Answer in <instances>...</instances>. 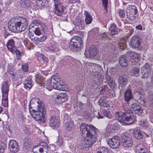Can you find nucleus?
<instances>
[{
  "mask_svg": "<svg viewBox=\"0 0 153 153\" xmlns=\"http://www.w3.org/2000/svg\"><path fill=\"white\" fill-rule=\"evenodd\" d=\"M74 23L77 29L82 30L84 27V22L80 18L76 19Z\"/></svg>",
  "mask_w": 153,
  "mask_h": 153,
  "instance_id": "obj_19",
  "label": "nucleus"
},
{
  "mask_svg": "<svg viewBox=\"0 0 153 153\" xmlns=\"http://www.w3.org/2000/svg\"><path fill=\"white\" fill-rule=\"evenodd\" d=\"M61 94H59L57 95L56 99L59 103H61L65 102L66 100V98H64V97H62Z\"/></svg>",
  "mask_w": 153,
  "mask_h": 153,
  "instance_id": "obj_44",
  "label": "nucleus"
},
{
  "mask_svg": "<svg viewBox=\"0 0 153 153\" xmlns=\"http://www.w3.org/2000/svg\"><path fill=\"white\" fill-rule=\"evenodd\" d=\"M118 46L120 49H123L126 47V43L124 42H122L118 44Z\"/></svg>",
  "mask_w": 153,
  "mask_h": 153,
  "instance_id": "obj_52",
  "label": "nucleus"
},
{
  "mask_svg": "<svg viewBox=\"0 0 153 153\" xmlns=\"http://www.w3.org/2000/svg\"><path fill=\"white\" fill-rule=\"evenodd\" d=\"M42 26L45 27V25L39 20L35 19L33 20L30 26V27H34L35 28L37 27Z\"/></svg>",
  "mask_w": 153,
  "mask_h": 153,
  "instance_id": "obj_24",
  "label": "nucleus"
},
{
  "mask_svg": "<svg viewBox=\"0 0 153 153\" xmlns=\"http://www.w3.org/2000/svg\"><path fill=\"white\" fill-rule=\"evenodd\" d=\"M151 68L150 64L146 63L142 67L141 69L142 77L143 79L147 78L150 74L151 71Z\"/></svg>",
  "mask_w": 153,
  "mask_h": 153,
  "instance_id": "obj_13",
  "label": "nucleus"
},
{
  "mask_svg": "<svg viewBox=\"0 0 153 153\" xmlns=\"http://www.w3.org/2000/svg\"><path fill=\"white\" fill-rule=\"evenodd\" d=\"M148 94L149 103L153 105V92L150 91Z\"/></svg>",
  "mask_w": 153,
  "mask_h": 153,
  "instance_id": "obj_48",
  "label": "nucleus"
},
{
  "mask_svg": "<svg viewBox=\"0 0 153 153\" xmlns=\"http://www.w3.org/2000/svg\"><path fill=\"white\" fill-rule=\"evenodd\" d=\"M45 50L49 52L55 53L59 50V48L56 45H51L50 46L46 48Z\"/></svg>",
  "mask_w": 153,
  "mask_h": 153,
  "instance_id": "obj_26",
  "label": "nucleus"
},
{
  "mask_svg": "<svg viewBox=\"0 0 153 153\" xmlns=\"http://www.w3.org/2000/svg\"><path fill=\"white\" fill-rule=\"evenodd\" d=\"M8 23V27L12 32L19 33L24 31L27 26V22L26 18L22 17H14Z\"/></svg>",
  "mask_w": 153,
  "mask_h": 153,
  "instance_id": "obj_3",
  "label": "nucleus"
},
{
  "mask_svg": "<svg viewBox=\"0 0 153 153\" xmlns=\"http://www.w3.org/2000/svg\"><path fill=\"white\" fill-rule=\"evenodd\" d=\"M24 44L26 46V47H27V48H28V49H30L31 48L30 47H29V45H30V46L32 45V44L30 43V42H27L26 41H25L24 42Z\"/></svg>",
  "mask_w": 153,
  "mask_h": 153,
  "instance_id": "obj_62",
  "label": "nucleus"
},
{
  "mask_svg": "<svg viewBox=\"0 0 153 153\" xmlns=\"http://www.w3.org/2000/svg\"><path fill=\"white\" fill-rule=\"evenodd\" d=\"M102 112L103 114L105 116L109 118H112V116L109 110H102Z\"/></svg>",
  "mask_w": 153,
  "mask_h": 153,
  "instance_id": "obj_46",
  "label": "nucleus"
},
{
  "mask_svg": "<svg viewBox=\"0 0 153 153\" xmlns=\"http://www.w3.org/2000/svg\"><path fill=\"white\" fill-rule=\"evenodd\" d=\"M6 46L8 50L13 53H14V51L16 50L15 42L12 39H9L8 41Z\"/></svg>",
  "mask_w": 153,
  "mask_h": 153,
  "instance_id": "obj_18",
  "label": "nucleus"
},
{
  "mask_svg": "<svg viewBox=\"0 0 153 153\" xmlns=\"http://www.w3.org/2000/svg\"><path fill=\"white\" fill-rule=\"evenodd\" d=\"M119 16L121 18H123L125 17V11L122 10H119L118 12Z\"/></svg>",
  "mask_w": 153,
  "mask_h": 153,
  "instance_id": "obj_51",
  "label": "nucleus"
},
{
  "mask_svg": "<svg viewBox=\"0 0 153 153\" xmlns=\"http://www.w3.org/2000/svg\"><path fill=\"white\" fill-rule=\"evenodd\" d=\"M9 90L8 82L5 81L3 82L2 86V95H8Z\"/></svg>",
  "mask_w": 153,
  "mask_h": 153,
  "instance_id": "obj_22",
  "label": "nucleus"
},
{
  "mask_svg": "<svg viewBox=\"0 0 153 153\" xmlns=\"http://www.w3.org/2000/svg\"><path fill=\"white\" fill-rule=\"evenodd\" d=\"M24 87L26 89H30L32 87L33 85L31 80L30 79H25L24 82Z\"/></svg>",
  "mask_w": 153,
  "mask_h": 153,
  "instance_id": "obj_34",
  "label": "nucleus"
},
{
  "mask_svg": "<svg viewBox=\"0 0 153 153\" xmlns=\"http://www.w3.org/2000/svg\"><path fill=\"white\" fill-rule=\"evenodd\" d=\"M117 127L114 124L109 123L107 127L106 131L108 135L115 132L117 129Z\"/></svg>",
  "mask_w": 153,
  "mask_h": 153,
  "instance_id": "obj_23",
  "label": "nucleus"
},
{
  "mask_svg": "<svg viewBox=\"0 0 153 153\" xmlns=\"http://www.w3.org/2000/svg\"><path fill=\"white\" fill-rule=\"evenodd\" d=\"M29 106L30 113L34 120L44 122L46 110L44 103L37 98H33L30 101Z\"/></svg>",
  "mask_w": 153,
  "mask_h": 153,
  "instance_id": "obj_1",
  "label": "nucleus"
},
{
  "mask_svg": "<svg viewBox=\"0 0 153 153\" xmlns=\"http://www.w3.org/2000/svg\"><path fill=\"white\" fill-rule=\"evenodd\" d=\"M92 67L94 77L92 84L93 86L96 88L102 83L104 77V72L102 68L98 65H94Z\"/></svg>",
  "mask_w": 153,
  "mask_h": 153,
  "instance_id": "obj_4",
  "label": "nucleus"
},
{
  "mask_svg": "<svg viewBox=\"0 0 153 153\" xmlns=\"http://www.w3.org/2000/svg\"><path fill=\"white\" fill-rule=\"evenodd\" d=\"M59 121L58 117H51L50 119L49 124L51 127L53 129L59 126Z\"/></svg>",
  "mask_w": 153,
  "mask_h": 153,
  "instance_id": "obj_17",
  "label": "nucleus"
},
{
  "mask_svg": "<svg viewBox=\"0 0 153 153\" xmlns=\"http://www.w3.org/2000/svg\"><path fill=\"white\" fill-rule=\"evenodd\" d=\"M140 72V69L137 67H134L132 68V73L136 76H138Z\"/></svg>",
  "mask_w": 153,
  "mask_h": 153,
  "instance_id": "obj_47",
  "label": "nucleus"
},
{
  "mask_svg": "<svg viewBox=\"0 0 153 153\" xmlns=\"http://www.w3.org/2000/svg\"><path fill=\"white\" fill-rule=\"evenodd\" d=\"M2 102L4 107L8 106V95H2Z\"/></svg>",
  "mask_w": 153,
  "mask_h": 153,
  "instance_id": "obj_38",
  "label": "nucleus"
},
{
  "mask_svg": "<svg viewBox=\"0 0 153 153\" xmlns=\"http://www.w3.org/2000/svg\"><path fill=\"white\" fill-rule=\"evenodd\" d=\"M131 46L135 48L140 50L142 49L141 46V42L139 38L136 36L133 37L131 39Z\"/></svg>",
  "mask_w": 153,
  "mask_h": 153,
  "instance_id": "obj_15",
  "label": "nucleus"
},
{
  "mask_svg": "<svg viewBox=\"0 0 153 153\" xmlns=\"http://www.w3.org/2000/svg\"><path fill=\"white\" fill-rule=\"evenodd\" d=\"M105 77L107 81V82L108 81L112 79H111V77L107 73H106L105 74Z\"/></svg>",
  "mask_w": 153,
  "mask_h": 153,
  "instance_id": "obj_63",
  "label": "nucleus"
},
{
  "mask_svg": "<svg viewBox=\"0 0 153 153\" xmlns=\"http://www.w3.org/2000/svg\"><path fill=\"white\" fill-rule=\"evenodd\" d=\"M20 3L21 6L24 8H27L30 5L29 1H21Z\"/></svg>",
  "mask_w": 153,
  "mask_h": 153,
  "instance_id": "obj_40",
  "label": "nucleus"
},
{
  "mask_svg": "<svg viewBox=\"0 0 153 153\" xmlns=\"http://www.w3.org/2000/svg\"><path fill=\"white\" fill-rule=\"evenodd\" d=\"M6 148V145L5 144L2 145H0V153H3L5 149Z\"/></svg>",
  "mask_w": 153,
  "mask_h": 153,
  "instance_id": "obj_58",
  "label": "nucleus"
},
{
  "mask_svg": "<svg viewBox=\"0 0 153 153\" xmlns=\"http://www.w3.org/2000/svg\"><path fill=\"white\" fill-rule=\"evenodd\" d=\"M7 71L11 77H13L14 79L17 78V71L12 64H9L8 65Z\"/></svg>",
  "mask_w": 153,
  "mask_h": 153,
  "instance_id": "obj_14",
  "label": "nucleus"
},
{
  "mask_svg": "<svg viewBox=\"0 0 153 153\" xmlns=\"http://www.w3.org/2000/svg\"><path fill=\"white\" fill-rule=\"evenodd\" d=\"M65 127L68 131H71L73 128V123L71 120H68L65 122Z\"/></svg>",
  "mask_w": 153,
  "mask_h": 153,
  "instance_id": "obj_31",
  "label": "nucleus"
},
{
  "mask_svg": "<svg viewBox=\"0 0 153 153\" xmlns=\"http://www.w3.org/2000/svg\"><path fill=\"white\" fill-rule=\"evenodd\" d=\"M97 48L93 45L91 46L88 51V55L91 58L94 57L97 54Z\"/></svg>",
  "mask_w": 153,
  "mask_h": 153,
  "instance_id": "obj_25",
  "label": "nucleus"
},
{
  "mask_svg": "<svg viewBox=\"0 0 153 153\" xmlns=\"http://www.w3.org/2000/svg\"><path fill=\"white\" fill-rule=\"evenodd\" d=\"M50 85L49 84H46L44 83V86H46V88L49 91L52 90V88L58 90L62 91L63 90L62 85L61 84L59 79H55L54 78H52L50 82Z\"/></svg>",
  "mask_w": 153,
  "mask_h": 153,
  "instance_id": "obj_5",
  "label": "nucleus"
},
{
  "mask_svg": "<svg viewBox=\"0 0 153 153\" xmlns=\"http://www.w3.org/2000/svg\"><path fill=\"white\" fill-rule=\"evenodd\" d=\"M44 80L43 78L39 75H36L35 76L36 81L39 84H40Z\"/></svg>",
  "mask_w": 153,
  "mask_h": 153,
  "instance_id": "obj_43",
  "label": "nucleus"
},
{
  "mask_svg": "<svg viewBox=\"0 0 153 153\" xmlns=\"http://www.w3.org/2000/svg\"><path fill=\"white\" fill-rule=\"evenodd\" d=\"M83 141L87 147H91L97 140V129L92 125L81 124L80 127Z\"/></svg>",
  "mask_w": 153,
  "mask_h": 153,
  "instance_id": "obj_2",
  "label": "nucleus"
},
{
  "mask_svg": "<svg viewBox=\"0 0 153 153\" xmlns=\"http://www.w3.org/2000/svg\"><path fill=\"white\" fill-rule=\"evenodd\" d=\"M22 68L25 72H27L28 71V67L26 64H24L22 65Z\"/></svg>",
  "mask_w": 153,
  "mask_h": 153,
  "instance_id": "obj_55",
  "label": "nucleus"
},
{
  "mask_svg": "<svg viewBox=\"0 0 153 153\" xmlns=\"http://www.w3.org/2000/svg\"><path fill=\"white\" fill-rule=\"evenodd\" d=\"M128 82L127 79L123 77V76H120L119 77V86L121 88H124L126 86Z\"/></svg>",
  "mask_w": 153,
  "mask_h": 153,
  "instance_id": "obj_30",
  "label": "nucleus"
},
{
  "mask_svg": "<svg viewBox=\"0 0 153 153\" xmlns=\"http://www.w3.org/2000/svg\"><path fill=\"white\" fill-rule=\"evenodd\" d=\"M143 145L141 144H140L138 145L136 147V149L137 150L136 152H144V149L142 148Z\"/></svg>",
  "mask_w": 153,
  "mask_h": 153,
  "instance_id": "obj_54",
  "label": "nucleus"
},
{
  "mask_svg": "<svg viewBox=\"0 0 153 153\" xmlns=\"http://www.w3.org/2000/svg\"><path fill=\"white\" fill-rule=\"evenodd\" d=\"M133 136L137 139H141L143 136L142 133L141 131L139 130L135 129L133 131Z\"/></svg>",
  "mask_w": 153,
  "mask_h": 153,
  "instance_id": "obj_27",
  "label": "nucleus"
},
{
  "mask_svg": "<svg viewBox=\"0 0 153 153\" xmlns=\"http://www.w3.org/2000/svg\"><path fill=\"white\" fill-rule=\"evenodd\" d=\"M108 144L109 146L112 149L118 148L120 144L119 138L117 136L113 137L108 140Z\"/></svg>",
  "mask_w": 153,
  "mask_h": 153,
  "instance_id": "obj_10",
  "label": "nucleus"
},
{
  "mask_svg": "<svg viewBox=\"0 0 153 153\" xmlns=\"http://www.w3.org/2000/svg\"><path fill=\"white\" fill-rule=\"evenodd\" d=\"M45 27H45L40 26V27L39 26V27H36L35 30H34L35 33L38 36L45 33V30L44 28Z\"/></svg>",
  "mask_w": 153,
  "mask_h": 153,
  "instance_id": "obj_28",
  "label": "nucleus"
},
{
  "mask_svg": "<svg viewBox=\"0 0 153 153\" xmlns=\"http://www.w3.org/2000/svg\"><path fill=\"white\" fill-rule=\"evenodd\" d=\"M84 15L85 16V22L87 24H90L92 20L93 19L91 16L87 11H84Z\"/></svg>",
  "mask_w": 153,
  "mask_h": 153,
  "instance_id": "obj_32",
  "label": "nucleus"
},
{
  "mask_svg": "<svg viewBox=\"0 0 153 153\" xmlns=\"http://www.w3.org/2000/svg\"><path fill=\"white\" fill-rule=\"evenodd\" d=\"M36 5L39 7L45 6L43 1H36Z\"/></svg>",
  "mask_w": 153,
  "mask_h": 153,
  "instance_id": "obj_53",
  "label": "nucleus"
},
{
  "mask_svg": "<svg viewBox=\"0 0 153 153\" xmlns=\"http://www.w3.org/2000/svg\"><path fill=\"white\" fill-rule=\"evenodd\" d=\"M97 153H108V150L105 147H102L97 152Z\"/></svg>",
  "mask_w": 153,
  "mask_h": 153,
  "instance_id": "obj_50",
  "label": "nucleus"
},
{
  "mask_svg": "<svg viewBox=\"0 0 153 153\" xmlns=\"http://www.w3.org/2000/svg\"><path fill=\"white\" fill-rule=\"evenodd\" d=\"M138 105L137 104L135 103H133L131 104V108L134 110L135 108L137 107Z\"/></svg>",
  "mask_w": 153,
  "mask_h": 153,
  "instance_id": "obj_64",
  "label": "nucleus"
},
{
  "mask_svg": "<svg viewBox=\"0 0 153 153\" xmlns=\"http://www.w3.org/2000/svg\"><path fill=\"white\" fill-rule=\"evenodd\" d=\"M55 9L54 12L56 15L59 16H61L64 13L65 6L60 2L59 1H54Z\"/></svg>",
  "mask_w": 153,
  "mask_h": 153,
  "instance_id": "obj_7",
  "label": "nucleus"
},
{
  "mask_svg": "<svg viewBox=\"0 0 153 153\" xmlns=\"http://www.w3.org/2000/svg\"><path fill=\"white\" fill-rule=\"evenodd\" d=\"M81 39L78 36H74L70 40L69 47L71 50L74 51L80 47Z\"/></svg>",
  "mask_w": 153,
  "mask_h": 153,
  "instance_id": "obj_6",
  "label": "nucleus"
},
{
  "mask_svg": "<svg viewBox=\"0 0 153 153\" xmlns=\"http://www.w3.org/2000/svg\"><path fill=\"white\" fill-rule=\"evenodd\" d=\"M37 59L40 61L47 62V59L43 55L39 54L37 56Z\"/></svg>",
  "mask_w": 153,
  "mask_h": 153,
  "instance_id": "obj_42",
  "label": "nucleus"
},
{
  "mask_svg": "<svg viewBox=\"0 0 153 153\" xmlns=\"http://www.w3.org/2000/svg\"><path fill=\"white\" fill-rule=\"evenodd\" d=\"M138 10L136 7L133 5H128L126 9L127 15L132 19L136 17L135 16L137 13Z\"/></svg>",
  "mask_w": 153,
  "mask_h": 153,
  "instance_id": "obj_11",
  "label": "nucleus"
},
{
  "mask_svg": "<svg viewBox=\"0 0 153 153\" xmlns=\"http://www.w3.org/2000/svg\"><path fill=\"white\" fill-rule=\"evenodd\" d=\"M124 110L126 111L125 117V123L131 124L135 120V117L132 113V111L128 108H125Z\"/></svg>",
  "mask_w": 153,
  "mask_h": 153,
  "instance_id": "obj_9",
  "label": "nucleus"
},
{
  "mask_svg": "<svg viewBox=\"0 0 153 153\" xmlns=\"http://www.w3.org/2000/svg\"><path fill=\"white\" fill-rule=\"evenodd\" d=\"M48 146L46 143L42 142L38 146H35L33 149L35 152L39 153H48Z\"/></svg>",
  "mask_w": 153,
  "mask_h": 153,
  "instance_id": "obj_8",
  "label": "nucleus"
},
{
  "mask_svg": "<svg viewBox=\"0 0 153 153\" xmlns=\"http://www.w3.org/2000/svg\"><path fill=\"white\" fill-rule=\"evenodd\" d=\"M31 144V142L28 140H26L24 143V146L26 147L27 149H29L30 147Z\"/></svg>",
  "mask_w": 153,
  "mask_h": 153,
  "instance_id": "obj_56",
  "label": "nucleus"
},
{
  "mask_svg": "<svg viewBox=\"0 0 153 153\" xmlns=\"http://www.w3.org/2000/svg\"><path fill=\"white\" fill-rule=\"evenodd\" d=\"M108 3V1H102V4L104 6V9L106 10V11L107 10V6Z\"/></svg>",
  "mask_w": 153,
  "mask_h": 153,
  "instance_id": "obj_60",
  "label": "nucleus"
},
{
  "mask_svg": "<svg viewBox=\"0 0 153 153\" xmlns=\"http://www.w3.org/2000/svg\"><path fill=\"white\" fill-rule=\"evenodd\" d=\"M119 63L121 67H124L127 65V61L124 56H122L119 60Z\"/></svg>",
  "mask_w": 153,
  "mask_h": 153,
  "instance_id": "obj_37",
  "label": "nucleus"
},
{
  "mask_svg": "<svg viewBox=\"0 0 153 153\" xmlns=\"http://www.w3.org/2000/svg\"><path fill=\"white\" fill-rule=\"evenodd\" d=\"M130 56L131 58L134 61L137 62L139 60L140 56L139 54L138 53H136L134 52H131L130 53Z\"/></svg>",
  "mask_w": 153,
  "mask_h": 153,
  "instance_id": "obj_35",
  "label": "nucleus"
},
{
  "mask_svg": "<svg viewBox=\"0 0 153 153\" xmlns=\"http://www.w3.org/2000/svg\"><path fill=\"white\" fill-rule=\"evenodd\" d=\"M134 111L135 113L139 115L141 114L143 112V110L142 108L139 105L137 106Z\"/></svg>",
  "mask_w": 153,
  "mask_h": 153,
  "instance_id": "obj_41",
  "label": "nucleus"
},
{
  "mask_svg": "<svg viewBox=\"0 0 153 153\" xmlns=\"http://www.w3.org/2000/svg\"><path fill=\"white\" fill-rule=\"evenodd\" d=\"M140 124L146 128H147L148 127V123L146 120H141L140 122Z\"/></svg>",
  "mask_w": 153,
  "mask_h": 153,
  "instance_id": "obj_49",
  "label": "nucleus"
},
{
  "mask_svg": "<svg viewBox=\"0 0 153 153\" xmlns=\"http://www.w3.org/2000/svg\"><path fill=\"white\" fill-rule=\"evenodd\" d=\"M9 146L10 150L13 153L17 152L19 150L18 143L14 140H12L10 141Z\"/></svg>",
  "mask_w": 153,
  "mask_h": 153,
  "instance_id": "obj_16",
  "label": "nucleus"
},
{
  "mask_svg": "<svg viewBox=\"0 0 153 153\" xmlns=\"http://www.w3.org/2000/svg\"><path fill=\"white\" fill-rule=\"evenodd\" d=\"M108 84L111 89L115 88L116 86L115 80L113 79L108 81Z\"/></svg>",
  "mask_w": 153,
  "mask_h": 153,
  "instance_id": "obj_39",
  "label": "nucleus"
},
{
  "mask_svg": "<svg viewBox=\"0 0 153 153\" xmlns=\"http://www.w3.org/2000/svg\"><path fill=\"white\" fill-rule=\"evenodd\" d=\"M133 97L130 90L128 89L125 91L124 98L125 100L127 101H129Z\"/></svg>",
  "mask_w": 153,
  "mask_h": 153,
  "instance_id": "obj_29",
  "label": "nucleus"
},
{
  "mask_svg": "<svg viewBox=\"0 0 153 153\" xmlns=\"http://www.w3.org/2000/svg\"><path fill=\"white\" fill-rule=\"evenodd\" d=\"M126 113V111L123 113L121 112H117L115 114V116L117 119L121 122L125 123V117Z\"/></svg>",
  "mask_w": 153,
  "mask_h": 153,
  "instance_id": "obj_21",
  "label": "nucleus"
},
{
  "mask_svg": "<svg viewBox=\"0 0 153 153\" xmlns=\"http://www.w3.org/2000/svg\"><path fill=\"white\" fill-rule=\"evenodd\" d=\"M57 146H63V141L62 139L59 138L57 142H56Z\"/></svg>",
  "mask_w": 153,
  "mask_h": 153,
  "instance_id": "obj_57",
  "label": "nucleus"
},
{
  "mask_svg": "<svg viewBox=\"0 0 153 153\" xmlns=\"http://www.w3.org/2000/svg\"><path fill=\"white\" fill-rule=\"evenodd\" d=\"M109 30L111 31L110 33L111 35H114L117 33V27L116 25L114 23L111 25Z\"/></svg>",
  "mask_w": 153,
  "mask_h": 153,
  "instance_id": "obj_33",
  "label": "nucleus"
},
{
  "mask_svg": "<svg viewBox=\"0 0 153 153\" xmlns=\"http://www.w3.org/2000/svg\"><path fill=\"white\" fill-rule=\"evenodd\" d=\"M85 117L86 118H91V114L88 111H86L85 113Z\"/></svg>",
  "mask_w": 153,
  "mask_h": 153,
  "instance_id": "obj_61",
  "label": "nucleus"
},
{
  "mask_svg": "<svg viewBox=\"0 0 153 153\" xmlns=\"http://www.w3.org/2000/svg\"><path fill=\"white\" fill-rule=\"evenodd\" d=\"M100 105L104 107H107L109 106L106 100H105L104 97H101L99 100Z\"/></svg>",
  "mask_w": 153,
  "mask_h": 153,
  "instance_id": "obj_36",
  "label": "nucleus"
},
{
  "mask_svg": "<svg viewBox=\"0 0 153 153\" xmlns=\"http://www.w3.org/2000/svg\"><path fill=\"white\" fill-rule=\"evenodd\" d=\"M31 40L35 44H38L40 42H43L45 41L47 38V36L45 34L43 35L40 38L37 37H31Z\"/></svg>",
  "mask_w": 153,
  "mask_h": 153,
  "instance_id": "obj_20",
  "label": "nucleus"
},
{
  "mask_svg": "<svg viewBox=\"0 0 153 153\" xmlns=\"http://www.w3.org/2000/svg\"><path fill=\"white\" fill-rule=\"evenodd\" d=\"M108 89V87L107 85H104L103 86L101 89L100 90V91L101 93H103V92H106Z\"/></svg>",
  "mask_w": 153,
  "mask_h": 153,
  "instance_id": "obj_59",
  "label": "nucleus"
},
{
  "mask_svg": "<svg viewBox=\"0 0 153 153\" xmlns=\"http://www.w3.org/2000/svg\"><path fill=\"white\" fill-rule=\"evenodd\" d=\"M139 95V100L140 103L142 105L145 106L146 105V101L143 98V96L139 94V93H137Z\"/></svg>",
  "mask_w": 153,
  "mask_h": 153,
  "instance_id": "obj_45",
  "label": "nucleus"
},
{
  "mask_svg": "<svg viewBox=\"0 0 153 153\" xmlns=\"http://www.w3.org/2000/svg\"><path fill=\"white\" fill-rule=\"evenodd\" d=\"M128 133L125 135L122 136V143L124 147H130L132 146L133 141L131 136H129Z\"/></svg>",
  "mask_w": 153,
  "mask_h": 153,
  "instance_id": "obj_12",
  "label": "nucleus"
}]
</instances>
